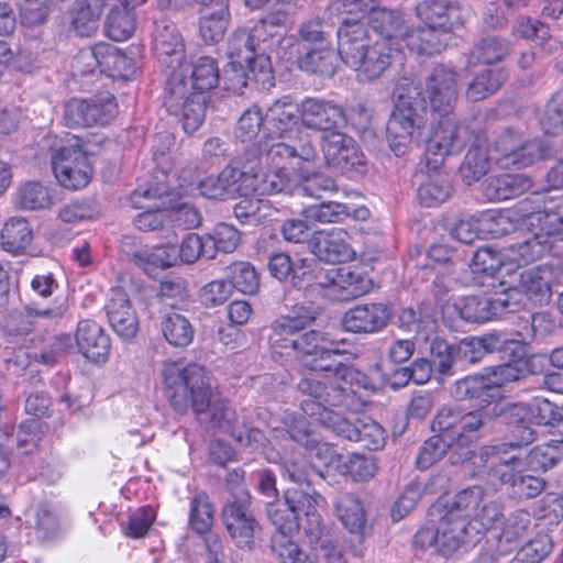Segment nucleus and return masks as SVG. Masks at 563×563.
Here are the masks:
<instances>
[{
	"label": "nucleus",
	"mask_w": 563,
	"mask_h": 563,
	"mask_svg": "<svg viewBox=\"0 0 563 563\" xmlns=\"http://www.w3.org/2000/svg\"><path fill=\"white\" fill-rule=\"evenodd\" d=\"M298 390L302 395L300 408L313 421L339 437L362 443L371 451L384 446L386 433L377 422L368 417L352 421L328 408V406H346V400L352 391L345 385L334 382L322 383L318 378L306 377L298 383Z\"/></svg>",
	"instance_id": "f257e3e1"
},
{
	"label": "nucleus",
	"mask_w": 563,
	"mask_h": 563,
	"mask_svg": "<svg viewBox=\"0 0 563 563\" xmlns=\"http://www.w3.org/2000/svg\"><path fill=\"white\" fill-rule=\"evenodd\" d=\"M299 104L289 96L277 99L265 114V139L260 143V152L266 153L273 163L280 164L291 157L303 162H314L318 152L310 133L302 131Z\"/></svg>",
	"instance_id": "f03ea898"
},
{
	"label": "nucleus",
	"mask_w": 563,
	"mask_h": 563,
	"mask_svg": "<svg viewBox=\"0 0 563 563\" xmlns=\"http://www.w3.org/2000/svg\"><path fill=\"white\" fill-rule=\"evenodd\" d=\"M269 340L275 349L280 350V354L294 352L296 355L313 357L311 361H305L312 371L334 372L333 378L327 377L321 380L322 383L334 382L346 385L360 375L354 368L336 362L335 356L340 355L341 351L332 347L331 341L320 331L311 330L302 334L297 332L285 336L271 334Z\"/></svg>",
	"instance_id": "7ed1b4c3"
},
{
	"label": "nucleus",
	"mask_w": 563,
	"mask_h": 563,
	"mask_svg": "<svg viewBox=\"0 0 563 563\" xmlns=\"http://www.w3.org/2000/svg\"><path fill=\"white\" fill-rule=\"evenodd\" d=\"M162 377L165 395L175 411L186 413L191 409L197 416L206 412L212 390L202 366L170 362L164 365Z\"/></svg>",
	"instance_id": "20e7f679"
},
{
	"label": "nucleus",
	"mask_w": 563,
	"mask_h": 563,
	"mask_svg": "<svg viewBox=\"0 0 563 563\" xmlns=\"http://www.w3.org/2000/svg\"><path fill=\"white\" fill-rule=\"evenodd\" d=\"M323 501V497L311 484L291 485L285 490L286 506L299 518L305 517L302 528L309 544L313 549H320L327 563H346L338 540L325 530L318 512Z\"/></svg>",
	"instance_id": "39448f33"
},
{
	"label": "nucleus",
	"mask_w": 563,
	"mask_h": 563,
	"mask_svg": "<svg viewBox=\"0 0 563 563\" xmlns=\"http://www.w3.org/2000/svg\"><path fill=\"white\" fill-rule=\"evenodd\" d=\"M505 419L517 439L510 448L532 443L537 437L534 426L548 427L551 442H563V410L545 398L536 397L531 402L509 406Z\"/></svg>",
	"instance_id": "423d86ee"
},
{
	"label": "nucleus",
	"mask_w": 563,
	"mask_h": 563,
	"mask_svg": "<svg viewBox=\"0 0 563 563\" xmlns=\"http://www.w3.org/2000/svg\"><path fill=\"white\" fill-rule=\"evenodd\" d=\"M420 91L408 88L400 92L386 125V139L397 156L419 143L427 126L426 108L418 101Z\"/></svg>",
	"instance_id": "0eeeda50"
},
{
	"label": "nucleus",
	"mask_w": 563,
	"mask_h": 563,
	"mask_svg": "<svg viewBox=\"0 0 563 563\" xmlns=\"http://www.w3.org/2000/svg\"><path fill=\"white\" fill-rule=\"evenodd\" d=\"M483 532L471 520L444 508L437 526H426L416 533L415 544L420 548L435 547L440 553L448 555L462 547L475 544Z\"/></svg>",
	"instance_id": "6e6552de"
},
{
	"label": "nucleus",
	"mask_w": 563,
	"mask_h": 563,
	"mask_svg": "<svg viewBox=\"0 0 563 563\" xmlns=\"http://www.w3.org/2000/svg\"><path fill=\"white\" fill-rule=\"evenodd\" d=\"M494 413L489 407L472 411L444 407L433 419L432 430L445 435L453 449H464L479 439L481 429L492 420Z\"/></svg>",
	"instance_id": "1a4fd4ad"
},
{
	"label": "nucleus",
	"mask_w": 563,
	"mask_h": 563,
	"mask_svg": "<svg viewBox=\"0 0 563 563\" xmlns=\"http://www.w3.org/2000/svg\"><path fill=\"white\" fill-rule=\"evenodd\" d=\"M507 444L485 445L478 452L467 450L463 456H457L454 451L450 454L452 464L467 463V468L473 476L486 478L493 485L509 483L511 476L509 466L518 463V455H506Z\"/></svg>",
	"instance_id": "9d476101"
},
{
	"label": "nucleus",
	"mask_w": 563,
	"mask_h": 563,
	"mask_svg": "<svg viewBox=\"0 0 563 563\" xmlns=\"http://www.w3.org/2000/svg\"><path fill=\"white\" fill-rule=\"evenodd\" d=\"M313 285L321 296L338 301H346L366 295L373 287L372 280L352 266H332L320 269Z\"/></svg>",
	"instance_id": "9b49d317"
},
{
	"label": "nucleus",
	"mask_w": 563,
	"mask_h": 563,
	"mask_svg": "<svg viewBox=\"0 0 563 563\" xmlns=\"http://www.w3.org/2000/svg\"><path fill=\"white\" fill-rule=\"evenodd\" d=\"M165 106L172 114L180 117L184 131L192 134L205 120L207 95L190 90L186 80L175 76L168 81Z\"/></svg>",
	"instance_id": "f8f14e48"
},
{
	"label": "nucleus",
	"mask_w": 563,
	"mask_h": 563,
	"mask_svg": "<svg viewBox=\"0 0 563 563\" xmlns=\"http://www.w3.org/2000/svg\"><path fill=\"white\" fill-rule=\"evenodd\" d=\"M63 145L52 155V168L60 186L70 190L86 187L92 177V166L88 156L77 143Z\"/></svg>",
	"instance_id": "ddd939ff"
},
{
	"label": "nucleus",
	"mask_w": 563,
	"mask_h": 563,
	"mask_svg": "<svg viewBox=\"0 0 563 563\" xmlns=\"http://www.w3.org/2000/svg\"><path fill=\"white\" fill-rule=\"evenodd\" d=\"M441 118L427 142L424 157L428 168H440L446 156L460 153L466 143L467 129L451 114Z\"/></svg>",
	"instance_id": "4468645a"
},
{
	"label": "nucleus",
	"mask_w": 563,
	"mask_h": 563,
	"mask_svg": "<svg viewBox=\"0 0 563 563\" xmlns=\"http://www.w3.org/2000/svg\"><path fill=\"white\" fill-rule=\"evenodd\" d=\"M444 508L465 520H471L477 526L478 531L488 530L501 515L500 506L488 500L485 489L478 485L460 490Z\"/></svg>",
	"instance_id": "2eb2a0df"
},
{
	"label": "nucleus",
	"mask_w": 563,
	"mask_h": 563,
	"mask_svg": "<svg viewBox=\"0 0 563 563\" xmlns=\"http://www.w3.org/2000/svg\"><path fill=\"white\" fill-rule=\"evenodd\" d=\"M325 164L341 173L365 172V156L355 141L342 132H330L321 136Z\"/></svg>",
	"instance_id": "dca6fc26"
},
{
	"label": "nucleus",
	"mask_w": 563,
	"mask_h": 563,
	"mask_svg": "<svg viewBox=\"0 0 563 563\" xmlns=\"http://www.w3.org/2000/svg\"><path fill=\"white\" fill-rule=\"evenodd\" d=\"M424 95L433 112L440 117L452 114L457 101V75L452 67L437 65L426 79Z\"/></svg>",
	"instance_id": "f3484780"
},
{
	"label": "nucleus",
	"mask_w": 563,
	"mask_h": 563,
	"mask_svg": "<svg viewBox=\"0 0 563 563\" xmlns=\"http://www.w3.org/2000/svg\"><path fill=\"white\" fill-rule=\"evenodd\" d=\"M299 114L302 126L324 134L338 132L346 123L343 108L323 98L305 97L299 103Z\"/></svg>",
	"instance_id": "a211bd4d"
},
{
	"label": "nucleus",
	"mask_w": 563,
	"mask_h": 563,
	"mask_svg": "<svg viewBox=\"0 0 563 563\" xmlns=\"http://www.w3.org/2000/svg\"><path fill=\"white\" fill-rule=\"evenodd\" d=\"M249 503L250 495L243 493L241 497L228 503L222 509V520L225 529L235 545L241 549H251L258 527L249 510Z\"/></svg>",
	"instance_id": "6ab92c4d"
},
{
	"label": "nucleus",
	"mask_w": 563,
	"mask_h": 563,
	"mask_svg": "<svg viewBox=\"0 0 563 563\" xmlns=\"http://www.w3.org/2000/svg\"><path fill=\"white\" fill-rule=\"evenodd\" d=\"M209 413L207 423L211 428H218L230 433L241 445H251L253 442H260L263 438L258 429H249L244 423L239 421L236 412L231 408L227 400L210 396V405H208L205 413Z\"/></svg>",
	"instance_id": "aec40b11"
},
{
	"label": "nucleus",
	"mask_w": 563,
	"mask_h": 563,
	"mask_svg": "<svg viewBox=\"0 0 563 563\" xmlns=\"http://www.w3.org/2000/svg\"><path fill=\"white\" fill-rule=\"evenodd\" d=\"M338 55L347 66L356 65L375 42L362 22L344 21L338 29Z\"/></svg>",
	"instance_id": "412c9836"
},
{
	"label": "nucleus",
	"mask_w": 563,
	"mask_h": 563,
	"mask_svg": "<svg viewBox=\"0 0 563 563\" xmlns=\"http://www.w3.org/2000/svg\"><path fill=\"white\" fill-rule=\"evenodd\" d=\"M268 169L261 176L260 195H275L287 191L291 188L298 178L307 177L302 172L301 164H305L299 157H291L280 164L272 162L266 153Z\"/></svg>",
	"instance_id": "4be33fe9"
},
{
	"label": "nucleus",
	"mask_w": 563,
	"mask_h": 563,
	"mask_svg": "<svg viewBox=\"0 0 563 563\" xmlns=\"http://www.w3.org/2000/svg\"><path fill=\"white\" fill-rule=\"evenodd\" d=\"M390 319V310L384 303L356 305L342 317V325L352 333H376L382 331Z\"/></svg>",
	"instance_id": "5701e85b"
},
{
	"label": "nucleus",
	"mask_w": 563,
	"mask_h": 563,
	"mask_svg": "<svg viewBox=\"0 0 563 563\" xmlns=\"http://www.w3.org/2000/svg\"><path fill=\"white\" fill-rule=\"evenodd\" d=\"M399 47L384 41H376L364 53L361 60L351 67L360 82H371L384 75L398 56Z\"/></svg>",
	"instance_id": "b1692460"
},
{
	"label": "nucleus",
	"mask_w": 563,
	"mask_h": 563,
	"mask_svg": "<svg viewBox=\"0 0 563 563\" xmlns=\"http://www.w3.org/2000/svg\"><path fill=\"white\" fill-rule=\"evenodd\" d=\"M349 233L340 228L314 232L312 238L313 253L328 263H341L352 260L354 251Z\"/></svg>",
	"instance_id": "393cba45"
},
{
	"label": "nucleus",
	"mask_w": 563,
	"mask_h": 563,
	"mask_svg": "<svg viewBox=\"0 0 563 563\" xmlns=\"http://www.w3.org/2000/svg\"><path fill=\"white\" fill-rule=\"evenodd\" d=\"M199 8V34L206 43H217L229 25V0H195Z\"/></svg>",
	"instance_id": "a878e982"
},
{
	"label": "nucleus",
	"mask_w": 563,
	"mask_h": 563,
	"mask_svg": "<svg viewBox=\"0 0 563 563\" xmlns=\"http://www.w3.org/2000/svg\"><path fill=\"white\" fill-rule=\"evenodd\" d=\"M75 349L95 363H104L110 352V339L92 320H81L75 335Z\"/></svg>",
	"instance_id": "bb28decb"
},
{
	"label": "nucleus",
	"mask_w": 563,
	"mask_h": 563,
	"mask_svg": "<svg viewBox=\"0 0 563 563\" xmlns=\"http://www.w3.org/2000/svg\"><path fill=\"white\" fill-rule=\"evenodd\" d=\"M107 316L114 332L123 339L133 338L139 330L135 311L122 289H113L107 306Z\"/></svg>",
	"instance_id": "cd10ccee"
},
{
	"label": "nucleus",
	"mask_w": 563,
	"mask_h": 563,
	"mask_svg": "<svg viewBox=\"0 0 563 563\" xmlns=\"http://www.w3.org/2000/svg\"><path fill=\"white\" fill-rule=\"evenodd\" d=\"M369 23L378 35L376 41L389 43L394 47H399V52H401L409 30L399 12L382 8L377 0V7L371 15Z\"/></svg>",
	"instance_id": "c85d7f7f"
},
{
	"label": "nucleus",
	"mask_w": 563,
	"mask_h": 563,
	"mask_svg": "<svg viewBox=\"0 0 563 563\" xmlns=\"http://www.w3.org/2000/svg\"><path fill=\"white\" fill-rule=\"evenodd\" d=\"M450 30L434 25L420 26L409 31L405 37V44L409 51L418 55H434L441 53L450 40Z\"/></svg>",
	"instance_id": "c756f323"
},
{
	"label": "nucleus",
	"mask_w": 563,
	"mask_h": 563,
	"mask_svg": "<svg viewBox=\"0 0 563 563\" xmlns=\"http://www.w3.org/2000/svg\"><path fill=\"white\" fill-rule=\"evenodd\" d=\"M462 319L470 322H485L508 307L504 295L495 297L468 296L455 305Z\"/></svg>",
	"instance_id": "7c9ffc66"
},
{
	"label": "nucleus",
	"mask_w": 563,
	"mask_h": 563,
	"mask_svg": "<svg viewBox=\"0 0 563 563\" xmlns=\"http://www.w3.org/2000/svg\"><path fill=\"white\" fill-rule=\"evenodd\" d=\"M532 187V180L523 174H501L489 177L483 188L489 200H507L516 198Z\"/></svg>",
	"instance_id": "2f4dec72"
},
{
	"label": "nucleus",
	"mask_w": 563,
	"mask_h": 563,
	"mask_svg": "<svg viewBox=\"0 0 563 563\" xmlns=\"http://www.w3.org/2000/svg\"><path fill=\"white\" fill-rule=\"evenodd\" d=\"M553 271L549 266H536L520 274L519 287L529 300L539 305L548 303L552 296Z\"/></svg>",
	"instance_id": "473e14b6"
},
{
	"label": "nucleus",
	"mask_w": 563,
	"mask_h": 563,
	"mask_svg": "<svg viewBox=\"0 0 563 563\" xmlns=\"http://www.w3.org/2000/svg\"><path fill=\"white\" fill-rule=\"evenodd\" d=\"M426 178L418 188V199L426 207H437L445 202L452 192L451 179L448 173L440 168L426 166Z\"/></svg>",
	"instance_id": "72a5a7b5"
},
{
	"label": "nucleus",
	"mask_w": 563,
	"mask_h": 563,
	"mask_svg": "<svg viewBox=\"0 0 563 563\" xmlns=\"http://www.w3.org/2000/svg\"><path fill=\"white\" fill-rule=\"evenodd\" d=\"M176 253L177 246L173 243H166L135 251L132 255V261L146 274L152 275L156 273L157 269L179 265L178 254Z\"/></svg>",
	"instance_id": "f704fd0d"
},
{
	"label": "nucleus",
	"mask_w": 563,
	"mask_h": 563,
	"mask_svg": "<svg viewBox=\"0 0 563 563\" xmlns=\"http://www.w3.org/2000/svg\"><path fill=\"white\" fill-rule=\"evenodd\" d=\"M179 76L186 80L192 91H207L216 88L219 84L220 73L214 58L201 56L197 58L190 67V76L186 77L180 71H174L172 78Z\"/></svg>",
	"instance_id": "c9c22d12"
},
{
	"label": "nucleus",
	"mask_w": 563,
	"mask_h": 563,
	"mask_svg": "<svg viewBox=\"0 0 563 563\" xmlns=\"http://www.w3.org/2000/svg\"><path fill=\"white\" fill-rule=\"evenodd\" d=\"M416 11L418 18L427 25L452 31L461 23L457 8L444 0H423L418 3Z\"/></svg>",
	"instance_id": "e433bc0d"
},
{
	"label": "nucleus",
	"mask_w": 563,
	"mask_h": 563,
	"mask_svg": "<svg viewBox=\"0 0 563 563\" xmlns=\"http://www.w3.org/2000/svg\"><path fill=\"white\" fill-rule=\"evenodd\" d=\"M153 43L154 49L158 56H168L173 58L169 66H173L174 60L180 63L184 58V40L173 22H156Z\"/></svg>",
	"instance_id": "4c0bfd02"
},
{
	"label": "nucleus",
	"mask_w": 563,
	"mask_h": 563,
	"mask_svg": "<svg viewBox=\"0 0 563 563\" xmlns=\"http://www.w3.org/2000/svg\"><path fill=\"white\" fill-rule=\"evenodd\" d=\"M15 208L25 211L48 209L54 205L49 189L36 180H29L19 185L12 195Z\"/></svg>",
	"instance_id": "58836bf2"
},
{
	"label": "nucleus",
	"mask_w": 563,
	"mask_h": 563,
	"mask_svg": "<svg viewBox=\"0 0 563 563\" xmlns=\"http://www.w3.org/2000/svg\"><path fill=\"white\" fill-rule=\"evenodd\" d=\"M319 314L312 303H296L291 310L276 319L272 324V334H296L310 325Z\"/></svg>",
	"instance_id": "ea45409f"
},
{
	"label": "nucleus",
	"mask_w": 563,
	"mask_h": 563,
	"mask_svg": "<svg viewBox=\"0 0 563 563\" xmlns=\"http://www.w3.org/2000/svg\"><path fill=\"white\" fill-rule=\"evenodd\" d=\"M145 195L158 196L161 203L156 205L157 208H170L173 210L174 221L184 229L190 230L197 228L201 222V214L199 210L191 203L174 201L166 187L150 188L144 191Z\"/></svg>",
	"instance_id": "a19ab883"
},
{
	"label": "nucleus",
	"mask_w": 563,
	"mask_h": 563,
	"mask_svg": "<svg viewBox=\"0 0 563 563\" xmlns=\"http://www.w3.org/2000/svg\"><path fill=\"white\" fill-rule=\"evenodd\" d=\"M239 175L229 163L219 175L201 179L196 188L201 196L209 199H233L235 190L233 184Z\"/></svg>",
	"instance_id": "79ce46f5"
},
{
	"label": "nucleus",
	"mask_w": 563,
	"mask_h": 563,
	"mask_svg": "<svg viewBox=\"0 0 563 563\" xmlns=\"http://www.w3.org/2000/svg\"><path fill=\"white\" fill-rule=\"evenodd\" d=\"M150 188H147L148 190ZM146 189L139 188L134 191L132 202L136 208L146 209L136 216L134 223L142 231H154L158 229L164 221V208H157L161 203L158 196L145 195Z\"/></svg>",
	"instance_id": "37998d69"
},
{
	"label": "nucleus",
	"mask_w": 563,
	"mask_h": 563,
	"mask_svg": "<svg viewBox=\"0 0 563 563\" xmlns=\"http://www.w3.org/2000/svg\"><path fill=\"white\" fill-rule=\"evenodd\" d=\"M338 59V52L332 48L331 43H327V45L309 47L306 54L299 58L298 64L306 71L332 76Z\"/></svg>",
	"instance_id": "c03bdc74"
},
{
	"label": "nucleus",
	"mask_w": 563,
	"mask_h": 563,
	"mask_svg": "<svg viewBox=\"0 0 563 563\" xmlns=\"http://www.w3.org/2000/svg\"><path fill=\"white\" fill-rule=\"evenodd\" d=\"M161 331L168 344L175 347L189 345L195 335L190 321L177 312H169L162 317Z\"/></svg>",
	"instance_id": "a18cd8bd"
},
{
	"label": "nucleus",
	"mask_w": 563,
	"mask_h": 563,
	"mask_svg": "<svg viewBox=\"0 0 563 563\" xmlns=\"http://www.w3.org/2000/svg\"><path fill=\"white\" fill-rule=\"evenodd\" d=\"M335 514L344 527L351 532H361L366 517L362 503L351 493H341L334 503Z\"/></svg>",
	"instance_id": "49530a36"
},
{
	"label": "nucleus",
	"mask_w": 563,
	"mask_h": 563,
	"mask_svg": "<svg viewBox=\"0 0 563 563\" xmlns=\"http://www.w3.org/2000/svg\"><path fill=\"white\" fill-rule=\"evenodd\" d=\"M506 79L507 74L504 69H484L476 74L467 85L465 96L473 102L484 100L495 93Z\"/></svg>",
	"instance_id": "de8ad7c7"
},
{
	"label": "nucleus",
	"mask_w": 563,
	"mask_h": 563,
	"mask_svg": "<svg viewBox=\"0 0 563 563\" xmlns=\"http://www.w3.org/2000/svg\"><path fill=\"white\" fill-rule=\"evenodd\" d=\"M224 275L231 289L234 288L244 295H255L260 288V276L249 262L231 263L224 268Z\"/></svg>",
	"instance_id": "09e8293b"
},
{
	"label": "nucleus",
	"mask_w": 563,
	"mask_h": 563,
	"mask_svg": "<svg viewBox=\"0 0 563 563\" xmlns=\"http://www.w3.org/2000/svg\"><path fill=\"white\" fill-rule=\"evenodd\" d=\"M525 461L518 456V463H511L509 466L511 485V495L519 499L534 498L541 494L545 487V482L541 477L523 475L522 468Z\"/></svg>",
	"instance_id": "8fccbe9b"
},
{
	"label": "nucleus",
	"mask_w": 563,
	"mask_h": 563,
	"mask_svg": "<svg viewBox=\"0 0 563 563\" xmlns=\"http://www.w3.org/2000/svg\"><path fill=\"white\" fill-rule=\"evenodd\" d=\"M33 239V232L24 218L9 219L1 231V245L10 253H19L27 247Z\"/></svg>",
	"instance_id": "3c124183"
},
{
	"label": "nucleus",
	"mask_w": 563,
	"mask_h": 563,
	"mask_svg": "<svg viewBox=\"0 0 563 563\" xmlns=\"http://www.w3.org/2000/svg\"><path fill=\"white\" fill-rule=\"evenodd\" d=\"M294 437L297 439V443L305 446L310 452V459L316 467H336L341 464L342 456L335 452L334 448L327 443L320 442L312 434H305L292 431Z\"/></svg>",
	"instance_id": "603ef678"
},
{
	"label": "nucleus",
	"mask_w": 563,
	"mask_h": 563,
	"mask_svg": "<svg viewBox=\"0 0 563 563\" xmlns=\"http://www.w3.org/2000/svg\"><path fill=\"white\" fill-rule=\"evenodd\" d=\"M104 31L109 38L117 42L130 38L135 31L134 12L113 4L106 20Z\"/></svg>",
	"instance_id": "864d4df0"
},
{
	"label": "nucleus",
	"mask_w": 563,
	"mask_h": 563,
	"mask_svg": "<svg viewBox=\"0 0 563 563\" xmlns=\"http://www.w3.org/2000/svg\"><path fill=\"white\" fill-rule=\"evenodd\" d=\"M377 7V0H335L329 7L330 14H335L343 23L345 20L351 22H362V19L371 15Z\"/></svg>",
	"instance_id": "5fc2aeb1"
},
{
	"label": "nucleus",
	"mask_w": 563,
	"mask_h": 563,
	"mask_svg": "<svg viewBox=\"0 0 563 563\" xmlns=\"http://www.w3.org/2000/svg\"><path fill=\"white\" fill-rule=\"evenodd\" d=\"M488 384L485 376H467L454 384L452 395L459 400L475 398L489 404L494 400L495 389Z\"/></svg>",
	"instance_id": "6e6d98bb"
},
{
	"label": "nucleus",
	"mask_w": 563,
	"mask_h": 563,
	"mask_svg": "<svg viewBox=\"0 0 563 563\" xmlns=\"http://www.w3.org/2000/svg\"><path fill=\"white\" fill-rule=\"evenodd\" d=\"M479 232L482 239L501 238L516 229L515 222L508 213L495 210H486L478 213Z\"/></svg>",
	"instance_id": "4d7b16f0"
},
{
	"label": "nucleus",
	"mask_w": 563,
	"mask_h": 563,
	"mask_svg": "<svg viewBox=\"0 0 563 563\" xmlns=\"http://www.w3.org/2000/svg\"><path fill=\"white\" fill-rule=\"evenodd\" d=\"M531 526V516L526 510H517L511 514L504 523L499 538V548L501 551H509L516 545L529 527Z\"/></svg>",
	"instance_id": "13d9d810"
},
{
	"label": "nucleus",
	"mask_w": 563,
	"mask_h": 563,
	"mask_svg": "<svg viewBox=\"0 0 563 563\" xmlns=\"http://www.w3.org/2000/svg\"><path fill=\"white\" fill-rule=\"evenodd\" d=\"M490 158L487 150L483 146H472L461 166V176L464 183L471 185L474 181L479 180L489 169Z\"/></svg>",
	"instance_id": "bf43d9fd"
},
{
	"label": "nucleus",
	"mask_w": 563,
	"mask_h": 563,
	"mask_svg": "<svg viewBox=\"0 0 563 563\" xmlns=\"http://www.w3.org/2000/svg\"><path fill=\"white\" fill-rule=\"evenodd\" d=\"M9 440L4 442L9 445V451L13 450L14 445L21 454L32 452L41 440V423L37 420L31 419L21 423L15 433L9 432Z\"/></svg>",
	"instance_id": "052dcab7"
},
{
	"label": "nucleus",
	"mask_w": 563,
	"mask_h": 563,
	"mask_svg": "<svg viewBox=\"0 0 563 563\" xmlns=\"http://www.w3.org/2000/svg\"><path fill=\"white\" fill-rule=\"evenodd\" d=\"M213 522V507L206 493H197L190 500L189 526L197 533L209 531Z\"/></svg>",
	"instance_id": "680f3d73"
},
{
	"label": "nucleus",
	"mask_w": 563,
	"mask_h": 563,
	"mask_svg": "<svg viewBox=\"0 0 563 563\" xmlns=\"http://www.w3.org/2000/svg\"><path fill=\"white\" fill-rule=\"evenodd\" d=\"M276 210L268 200H241L234 207L235 217L242 222L256 225L265 220L272 219Z\"/></svg>",
	"instance_id": "e2e57ef3"
},
{
	"label": "nucleus",
	"mask_w": 563,
	"mask_h": 563,
	"mask_svg": "<svg viewBox=\"0 0 563 563\" xmlns=\"http://www.w3.org/2000/svg\"><path fill=\"white\" fill-rule=\"evenodd\" d=\"M268 518L276 528V532L272 537V544L278 536L291 540V536L299 530V517L286 504L284 506L272 505L268 508Z\"/></svg>",
	"instance_id": "0e129e2a"
},
{
	"label": "nucleus",
	"mask_w": 563,
	"mask_h": 563,
	"mask_svg": "<svg viewBox=\"0 0 563 563\" xmlns=\"http://www.w3.org/2000/svg\"><path fill=\"white\" fill-rule=\"evenodd\" d=\"M499 338L489 334L482 338H470L459 344V354L468 363L481 361L487 353H492L499 346Z\"/></svg>",
	"instance_id": "69168bd1"
},
{
	"label": "nucleus",
	"mask_w": 563,
	"mask_h": 563,
	"mask_svg": "<svg viewBox=\"0 0 563 563\" xmlns=\"http://www.w3.org/2000/svg\"><path fill=\"white\" fill-rule=\"evenodd\" d=\"M338 468L354 481H365L375 475L377 467L372 456L353 453L343 455Z\"/></svg>",
	"instance_id": "338daca9"
},
{
	"label": "nucleus",
	"mask_w": 563,
	"mask_h": 563,
	"mask_svg": "<svg viewBox=\"0 0 563 563\" xmlns=\"http://www.w3.org/2000/svg\"><path fill=\"white\" fill-rule=\"evenodd\" d=\"M540 125L545 134L563 133V92L555 93L547 103L540 117Z\"/></svg>",
	"instance_id": "774afa93"
}]
</instances>
